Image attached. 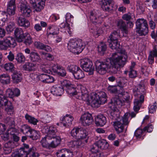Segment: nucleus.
<instances>
[{
  "label": "nucleus",
  "mask_w": 157,
  "mask_h": 157,
  "mask_svg": "<svg viewBox=\"0 0 157 157\" xmlns=\"http://www.w3.org/2000/svg\"><path fill=\"white\" fill-rule=\"evenodd\" d=\"M52 71L58 75L62 77L66 76L67 72L64 67L58 64H54L52 67Z\"/></svg>",
  "instance_id": "dca6fc26"
},
{
  "label": "nucleus",
  "mask_w": 157,
  "mask_h": 157,
  "mask_svg": "<svg viewBox=\"0 0 157 157\" xmlns=\"http://www.w3.org/2000/svg\"><path fill=\"white\" fill-rule=\"evenodd\" d=\"M156 102H155L153 105H151L149 108V112L150 113H153L156 111V109L157 107L156 106Z\"/></svg>",
  "instance_id": "0e129e2a"
},
{
  "label": "nucleus",
  "mask_w": 157,
  "mask_h": 157,
  "mask_svg": "<svg viewBox=\"0 0 157 157\" xmlns=\"http://www.w3.org/2000/svg\"><path fill=\"white\" fill-rule=\"evenodd\" d=\"M25 117L29 123L34 125H36L37 123L38 122V121L36 119L27 113L25 115Z\"/></svg>",
  "instance_id": "f704fd0d"
},
{
  "label": "nucleus",
  "mask_w": 157,
  "mask_h": 157,
  "mask_svg": "<svg viewBox=\"0 0 157 157\" xmlns=\"http://www.w3.org/2000/svg\"><path fill=\"white\" fill-rule=\"evenodd\" d=\"M80 121L84 126H88L93 122V117L90 113L88 112L85 113L80 117Z\"/></svg>",
  "instance_id": "ddd939ff"
},
{
  "label": "nucleus",
  "mask_w": 157,
  "mask_h": 157,
  "mask_svg": "<svg viewBox=\"0 0 157 157\" xmlns=\"http://www.w3.org/2000/svg\"><path fill=\"white\" fill-rule=\"evenodd\" d=\"M71 136L77 139L76 140H72L67 143L70 147L78 148L83 146V144L88 142L87 131L84 129L80 128H73L71 131Z\"/></svg>",
  "instance_id": "7ed1b4c3"
},
{
  "label": "nucleus",
  "mask_w": 157,
  "mask_h": 157,
  "mask_svg": "<svg viewBox=\"0 0 157 157\" xmlns=\"http://www.w3.org/2000/svg\"><path fill=\"white\" fill-rule=\"evenodd\" d=\"M67 69L69 72L72 73L75 79H81L85 76L83 71L79 67L75 65L72 64L68 66Z\"/></svg>",
  "instance_id": "9b49d317"
},
{
  "label": "nucleus",
  "mask_w": 157,
  "mask_h": 157,
  "mask_svg": "<svg viewBox=\"0 0 157 157\" xmlns=\"http://www.w3.org/2000/svg\"><path fill=\"white\" fill-rule=\"evenodd\" d=\"M54 137H51L50 140L52 139L50 144L51 147L55 148L58 146L60 143L61 139L60 137L56 136V135L53 136Z\"/></svg>",
  "instance_id": "c85d7f7f"
},
{
  "label": "nucleus",
  "mask_w": 157,
  "mask_h": 157,
  "mask_svg": "<svg viewBox=\"0 0 157 157\" xmlns=\"http://www.w3.org/2000/svg\"><path fill=\"white\" fill-rule=\"evenodd\" d=\"M96 143L99 148L101 149H106L109 147V144L106 140L104 139L99 140Z\"/></svg>",
  "instance_id": "7c9ffc66"
},
{
  "label": "nucleus",
  "mask_w": 157,
  "mask_h": 157,
  "mask_svg": "<svg viewBox=\"0 0 157 157\" xmlns=\"http://www.w3.org/2000/svg\"><path fill=\"white\" fill-rule=\"evenodd\" d=\"M124 102V100L120 98L118 96H116L111 99L110 103L113 104L116 108H117L121 107L123 105Z\"/></svg>",
  "instance_id": "a878e982"
},
{
  "label": "nucleus",
  "mask_w": 157,
  "mask_h": 157,
  "mask_svg": "<svg viewBox=\"0 0 157 157\" xmlns=\"http://www.w3.org/2000/svg\"><path fill=\"white\" fill-rule=\"evenodd\" d=\"M32 128L27 124H24L21 126L19 129L20 132L25 134L28 135Z\"/></svg>",
  "instance_id": "e433bc0d"
},
{
  "label": "nucleus",
  "mask_w": 157,
  "mask_h": 157,
  "mask_svg": "<svg viewBox=\"0 0 157 157\" xmlns=\"http://www.w3.org/2000/svg\"><path fill=\"white\" fill-rule=\"evenodd\" d=\"M119 115L118 112L116 111H112L109 116L110 119L113 120H117L119 117Z\"/></svg>",
  "instance_id": "13d9d810"
},
{
  "label": "nucleus",
  "mask_w": 157,
  "mask_h": 157,
  "mask_svg": "<svg viewBox=\"0 0 157 157\" xmlns=\"http://www.w3.org/2000/svg\"><path fill=\"white\" fill-rule=\"evenodd\" d=\"M94 121L97 126L102 127L106 123V118L103 114L98 115L95 118Z\"/></svg>",
  "instance_id": "5701e85b"
},
{
  "label": "nucleus",
  "mask_w": 157,
  "mask_h": 157,
  "mask_svg": "<svg viewBox=\"0 0 157 157\" xmlns=\"http://www.w3.org/2000/svg\"><path fill=\"white\" fill-rule=\"evenodd\" d=\"M12 155L13 157H26L25 152L20 148L13 153Z\"/></svg>",
  "instance_id": "ea45409f"
},
{
  "label": "nucleus",
  "mask_w": 157,
  "mask_h": 157,
  "mask_svg": "<svg viewBox=\"0 0 157 157\" xmlns=\"http://www.w3.org/2000/svg\"><path fill=\"white\" fill-rule=\"evenodd\" d=\"M45 0H42V1H40L37 4L33 6L34 10V11L39 12L43 9L45 5Z\"/></svg>",
  "instance_id": "473e14b6"
},
{
  "label": "nucleus",
  "mask_w": 157,
  "mask_h": 157,
  "mask_svg": "<svg viewBox=\"0 0 157 157\" xmlns=\"http://www.w3.org/2000/svg\"><path fill=\"white\" fill-rule=\"evenodd\" d=\"M35 46L39 49L42 50L44 47V44L40 41H36L34 43Z\"/></svg>",
  "instance_id": "680f3d73"
},
{
  "label": "nucleus",
  "mask_w": 157,
  "mask_h": 157,
  "mask_svg": "<svg viewBox=\"0 0 157 157\" xmlns=\"http://www.w3.org/2000/svg\"><path fill=\"white\" fill-rule=\"evenodd\" d=\"M19 6L20 10L22 14V15L25 17H29L30 15L31 10L30 7L27 5L26 2L20 3Z\"/></svg>",
  "instance_id": "2eb2a0df"
},
{
  "label": "nucleus",
  "mask_w": 157,
  "mask_h": 157,
  "mask_svg": "<svg viewBox=\"0 0 157 157\" xmlns=\"http://www.w3.org/2000/svg\"><path fill=\"white\" fill-rule=\"evenodd\" d=\"M85 44L80 39H71L68 44V47L70 49H74L77 53L81 52L85 47Z\"/></svg>",
  "instance_id": "39448f33"
},
{
  "label": "nucleus",
  "mask_w": 157,
  "mask_h": 157,
  "mask_svg": "<svg viewBox=\"0 0 157 157\" xmlns=\"http://www.w3.org/2000/svg\"><path fill=\"white\" fill-rule=\"evenodd\" d=\"M101 13L99 11L93 10L90 12V19L95 25L101 24L103 21Z\"/></svg>",
  "instance_id": "f8f14e48"
},
{
  "label": "nucleus",
  "mask_w": 157,
  "mask_h": 157,
  "mask_svg": "<svg viewBox=\"0 0 157 157\" xmlns=\"http://www.w3.org/2000/svg\"><path fill=\"white\" fill-rule=\"evenodd\" d=\"M73 156V152L68 149H65L64 153L61 155H59L60 157H72Z\"/></svg>",
  "instance_id": "3c124183"
},
{
  "label": "nucleus",
  "mask_w": 157,
  "mask_h": 157,
  "mask_svg": "<svg viewBox=\"0 0 157 157\" xmlns=\"http://www.w3.org/2000/svg\"><path fill=\"white\" fill-rule=\"evenodd\" d=\"M39 79L45 83H49L53 82L54 78L52 76L46 74H41L38 76Z\"/></svg>",
  "instance_id": "412c9836"
},
{
  "label": "nucleus",
  "mask_w": 157,
  "mask_h": 157,
  "mask_svg": "<svg viewBox=\"0 0 157 157\" xmlns=\"http://www.w3.org/2000/svg\"><path fill=\"white\" fill-rule=\"evenodd\" d=\"M15 24L13 22H10L9 23L6 28L7 32H11L13 31L15 27Z\"/></svg>",
  "instance_id": "6e6d98bb"
},
{
  "label": "nucleus",
  "mask_w": 157,
  "mask_h": 157,
  "mask_svg": "<svg viewBox=\"0 0 157 157\" xmlns=\"http://www.w3.org/2000/svg\"><path fill=\"white\" fill-rule=\"evenodd\" d=\"M136 33L139 36L146 35L148 33V25L147 21L144 18L138 19L136 22Z\"/></svg>",
  "instance_id": "0eeeda50"
},
{
  "label": "nucleus",
  "mask_w": 157,
  "mask_h": 157,
  "mask_svg": "<svg viewBox=\"0 0 157 157\" xmlns=\"http://www.w3.org/2000/svg\"><path fill=\"white\" fill-rule=\"evenodd\" d=\"M43 133L47 134L46 138L48 140H50L51 137H54V135H56L55 133L57 132V129L54 125L44 127L42 129Z\"/></svg>",
  "instance_id": "4468645a"
},
{
  "label": "nucleus",
  "mask_w": 157,
  "mask_h": 157,
  "mask_svg": "<svg viewBox=\"0 0 157 157\" xmlns=\"http://www.w3.org/2000/svg\"><path fill=\"white\" fill-rule=\"evenodd\" d=\"M120 37L118 33L116 31L112 32L107 39L109 47L112 49L117 50L119 49L120 44L118 39Z\"/></svg>",
  "instance_id": "6e6552de"
},
{
  "label": "nucleus",
  "mask_w": 157,
  "mask_h": 157,
  "mask_svg": "<svg viewBox=\"0 0 157 157\" xmlns=\"http://www.w3.org/2000/svg\"><path fill=\"white\" fill-rule=\"evenodd\" d=\"M47 32L48 36L50 35H56L59 32V29L56 25H51L48 26Z\"/></svg>",
  "instance_id": "bb28decb"
},
{
  "label": "nucleus",
  "mask_w": 157,
  "mask_h": 157,
  "mask_svg": "<svg viewBox=\"0 0 157 157\" xmlns=\"http://www.w3.org/2000/svg\"><path fill=\"white\" fill-rule=\"evenodd\" d=\"M108 90L110 93L114 94L118 93V90L116 86H109L107 88Z\"/></svg>",
  "instance_id": "5fc2aeb1"
},
{
  "label": "nucleus",
  "mask_w": 157,
  "mask_h": 157,
  "mask_svg": "<svg viewBox=\"0 0 157 157\" xmlns=\"http://www.w3.org/2000/svg\"><path fill=\"white\" fill-rule=\"evenodd\" d=\"M7 97L4 95H0V107H3L8 101Z\"/></svg>",
  "instance_id": "a18cd8bd"
},
{
  "label": "nucleus",
  "mask_w": 157,
  "mask_h": 157,
  "mask_svg": "<svg viewBox=\"0 0 157 157\" xmlns=\"http://www.w3.org/2000/svg\"><path fill=\"white\" fill-rule=\"evenodd\" d=\"M132 14L130 12L124 14L123 15L122 18L123 20L126 21H127V22L130 21V20L132 19Z\"/></svg>",
  "instance_id": "4d7b16f0"
},
{
  "label": "nucleus",
  "mask_w": 157,
  "mask_h": 157,
  "mask_svg": "<svg viewBox=\"0 0 157 157\" xmlns=\"http://www.w3.org/2000/svg\"><path fill=\"white\" fill-rule=\"evenodd\" d=\"M118 54L114 53L112 54V57L106 59L104 61L99 60L95 62L96 71L101 75L105 74L107 71L114 74H116L120 70V67H123L125 64L127 58L125 54Z\"/></svg>",
  "instance_id": "f257e3e1"
},
{
  "label": "nucleus",
  "mask_w": 157,
  "mask_h": 157,
  "mask_svg": "<svg viewBox=\"0 0 157 157\" xmlns=\"http://www.w3.org/2000/svg\"><path fill=\"white\" fill-rule=\"evenodd\" d=\"M60 27L61 28H63L65 30V32L69 34L70 36H71L72 34V31L71 30V28L69 26V25L67 22L65 23H63L60 24Z\"/></svg>",
  "instance_id": "4c0bfd02"
},
{
  "label": "nucleus",
  "mask_w": 157,
  "mask_h": 157,
  "mask_svg": "<svg viewBox=\"0 0 157 157\" xmlns=\"http://www.w3.org/2000/svg\"><path fill=\"white\" fill-rule=\"evenodd\" d=\"M99 149V148L98 147L97 145L95 143L92 146L91 149V151L92 153H93L94 154H95L94 153H96L98 152Z\"/></svg>",
  "instance_id": "338daca9"
},
{
  "label": "nucleus",
  "mask_w": 157,
  "mask_h": 157,
  "mask_svg": "<svg viewBox=\"0 0 157 157\" xmlns=\"http://www.w3.org/2000/svg\"><path fill=\"white\" fill-rule=\"evenodd\" d=\"M72 85L69 80H65L61 82V85L63 88V90L65 88L66 90L68 89Z\"/></svg>",
  "instance_id": "09e8293b"
},
{
  "label": "nucleus",
  "mask_w": 157,
  "mask_h": 157,
  "mask_svg": "<svg viewBox=\"0 0 157 157\" xmlns=\"http://www.w3.org/2000/svg\"><path fill=\"white\" fill-rule=\"evenodd\" d=\"M14 34L18 42H21L24 40L25 33L21 28H16L14 30Z\"/></svg>",
  "instance_id": "b1692460"
},
{
  "label": "nucleus",
  "mask_w": 157,
  "mask_h": 157,
  "mask_svg": "<svg viewBox=\"0 0 157 157\" xmlns=\"http://www.w3.org/2000/svg\"><path fill=\"white\" fill-rule=\"evenodd\" d=\"M5 110L7 112H12L13 110V107L12 103L10 101H8L6 104H5Z\"/></svg>",
  "instance_id": "603ef678"
},
{
  "label": "nucleus",
  "mask_w": 157,
  "mask_h": 157,
  "mask_svg": "<svg viewBox=\"0 0 157 157\" xmlns=\"http://www.w3.org/2000/svg\"><path fill=\"white\" fill-rule=\"evenodd\" d=\"M81 67L85 71L88 72L89 75L94 73V68L93 67L92 62L88 58H84L80 60Z\"/></svg>",
  "instance_id": "1a4fd4ad"
},
{
  "label": "nucleus",
  "mask_w": 157,
  "mask_h": 157,
  "mask_svg": "<svg viewBox=\"0 0 157 157\" xmlns=\"http://www.w3.org/2000/svg\"><path fill=\"white\" fill-rule=\"evenodd\" d=\"M77 99L87 102L88 105L90 104L94 107H98L100 105L105 103L107 101L106 94L103 91L93 92L90 94V99L88 94L82 92H78L76 96Z\"/></svg>",
  "instance_id": "f03ea898"
},
{
  "label": "nucleus",
  "mask_w": 157,
  "mask_h": 157,
  "mask_svg": "<svg viewBox=\"0 0 157 157\" xmlns=\"http://www.w3.org/2000/svg\"><path fill=\"white\" fill-rule=\"evenodd\" d=\"M16 21L19 26L24 27L25 29H26L30 26L29 21L22 15H19L17 16Z\"/></svg>",
  "instance_id": "f3484780"
},
{
  "label": "nucleus",
  "mask_w": 157,
  "mask_h": 157,
  "mask_svg": "<svg viewBox=\"0 0 157 157\" xmlns=\"http://www.w3.org/2000/svg\"><path fill=\"white\" fill-rule=\"evenodd\" d=\"M15 59L18 63H22L25 62V58L22 53L20 52L17 54L15 56Z\"/></svg>",
  "instance_id": "79ce46f5"
},
{
  "label": "nucleus",
  "mask_w": 157,
  "mask_h": 157,
  "mask_svg": "<svg viewBox=\"0 0 157 157\" xmlns=\"http://www.w3.org/2000/svg\"><path fill=\"white\" fill-rule=\"evenodd\" d=\"M117 25L121 30L123 36L126 37L128 33V29L125 22L121 20L117 22Z\"/></svg>",
  "instance_id": "6ab92c4d"
},
{
  "label": "nucleus",
  "mask_w": 157,
  "mask_h": 157,
  "mask_svg": "<svg viewBox=\"0 0 157 157\" xmlns=\"http://www.w3.org/2000/svg\"><path fill=\"white\" fill-rule=\"evenodd\" d=\"M16 7L7 6V13L9 15H13L15 13V9Z\"/></svg>",
  "instance_id": "052dcab7"
},
{
  "label": "nucleus",
  "mask_w": 157,
  "mask_h": 157,
  "mask_svg": "<svg viewBox=\"0 0 157 157\" xmlns=\"http://www.w3.org/2000/svg\"><path fill=\"white\" fill-rule=\"evenodd\" d=\"M24 43L26 45H29L33 42L32 39L30 34L28 32L25 33Z\"/></svg>",
  "instance_id": "a19ab883"
},
{
  "label": "nucleus",
  "mask_w": 157,
  "mask_h": 157,
  "mask_svg": "<svg viewBox=\"0 0 157 157\" xmlns=\"http://www.w3.org/2000/svg\"><path fill=\"white\" fill-rule=\"evenodd\" d=\"M20 149L25 152L26 157L28 155L32 156L37 154L36 152V149L35 147H32L29 148V145L26 144H24L23 147L20 148Z\"/></svg>",
  "instance_id": "a211bd4d"
},
{
  "label": "nucleus",
  "mask_w": 157,
  "mask_h": 157,
  "mask_svg": "<svg viewBox=\"0 0 157 157\" xmlns=\"http://www.w3.org/2000/svg\"><path fill=\"white\" fill-rule=\"evenodd\" d=\"M28 135V136L29 137L33 140H35L38 139L39 137V132L38 131L36 130L33 129H32L30 131Z\"/></svg>",
  "instance_id": "72a5a7b5"
},
{
  "label": "nucleus",
  "mask_w": 157,
  "mask_h": 157,
  "mask_svg": "<svg viewBox=\"0 0 157 157\" xmlns=\"http://www.w3.org/2000/svg\"><path fill=\"white\" fill-rule=\"evenodd\" d=\"M144 131L139 128H138L134 132V136L137 139H140L141 138L142 135Z\"/></svg>",
  "instance_id": "8fccbe9b"
},
{
  "label": "nucleus",
  "mask_w": 157,
  "mask_h": 157,
  "mask_svg": "<svg viewBox=\"0 0 157 157\" xmlns=\"http://www.w3.org/2000/svg\"><path fill=\"white\" fill-rule=\"evenodd\" d=\"M29 58L31 62H40L41 61L40 56L37 52L31 51L29 55Z\"/></svg>",
  "instance_id": "cd10ccee"
},
{
  "label": "nucleus",
  "mask_w": 157,
  "mask_h": 157,
  "mask_svg": "<svg viewBox=\"0 0 157 157\" xmlns=\"http://www.w3.org/2000/svg\"><path fill=\"white\" fill-rule=\"evenodd\" d=\"M12 75V78L14 83H18L21 82L22 80L21 74L20 71L16 70L13 72Z\"/></svg>",
  "instance_id": "c756f323"
},
{
  "label": "nucleus",
  "mask_w": 157,
  "mask_h": 157,
  "mask_svg": "<svg viewBox=\"0 0 157 157\" xmlns=\"http://www.w3.org/2000/svg\"><path fill=\"white\" fill-rule=\"evenodd\" d=\"M64 91L63 88L61 85L56 84L53 86L51 89V92L54 95L60 96Z\"/></svg>",
  "instance_id": "aec40b11"
},
{
  "label": "nucleus",
  "mask_w": 157,
  "mask_h": 157,
  "mask_svg": "<svg viewBox=\"0 0 157 157\" xmlns=\"http://www.w3.org/2000/svg\"><path fill=\"white\" fill-rule=\"evenodd\" d=\"M73 119L72 117L70 115L66 114L65 116L60 118L62 121L60 123L61 126L63 125L65 127H67L72 124V121Z\"/></svg>",
  "instance_id": "4be33fe9"
},
{
  "label": "nucleus",
  "mask_w": 157,
  "mask_h": 157,
  "mask_svg": "<svg viewBox=\"0 0 157 157\" xmlns=\"http://www.w3.org/2000/svg\"><path fill=\"white\" fill-rule=\"evenodd\" d=\"M143 83H141L133 90L134 95L136 98L134 101L133 109L137 111L140 109L142 103L144 102V95L146 93V88Z\"/></svg>",
  "instance_id": "20e7f679"
},
{
  "label": "nucleus",
  "mask_w": 157,
  "mask_h": 157,
  "mask_svg": "<svg viewBox=\"0 0 157 157\" xmlns=\"http://www.w3.org/2000/svg\"><path fill=\"white\" fill-rule=\"evenodd\" d=\"M36 66V64L30 62H27L23 65V68L24 70L28 71H32L34 70Z\"/></svg>",
  "instance_id": "c9c22d12"
},
{
  "label": "nucleus",
  "mask_w": 157,
  "mask_h": 157,
  "mask_svg": "<svg viewBox=\"0 0 157 157\" xmlns=\"http://www.w3.org/2000/svg\"><path fill=\"white\" fill-rule=\"evenodd\" d=\"M4 146L6 147H10L11 148H14L16 146L14 143L13 141H9L6 143L4 145Z\"/></svg>",
  "instance_id": "e2e57ef3"
},
{
  "label": "nucleus",
  "mask_w": 157,
  "mask_h": 157,
  "mask_svg": "<svg viewBox=\"0 0 157 157\" xmlns=\"http://www.w3.org/2000/svg\"><path fill=\"white\" fill-rule=\"evenodd\" d=\"M46 135L40 141V143L42 146L45 148L50 149L51 147L50 144L48 142L47 140H48L46 137Z\"/></svg>",
  "instance_id": "c03bdc74"
},
{
  "label": "nucleus",
  "mask_w": 157,
  "mask_h": 157,
  "mask_svg": "<svg viewBox=\"0 0 157 157\" xmlns=\"http://www.w3.org/2000/svg\"><path fill=\"white\" fill-rule=\"evenodd\" d=\"M17 45L15 39L11 36L6 37L2 41H0V49H7L9 48H14Z\"/></svg>",
  "instance_id": "9d476101"
},
{
  "label": "nucleus",
  "mask_w": 157,
  "mask_h": 157,
  "mask_svg": "<svg viewBox=\"0 0 157 157\" xmlns=\"http://www.w3.org/2000/svg\"><path fill=\"white\" fill-rule=\"evenodd\" d=\"M98 48L99 52L104 54L107 49V47L105 43L101 42L98 46Z\"/></svg>",
  "instance_id": "37998d69"
},
{
  "label": "nucleus",
  "mask_w": 157,
  "mask_h": 157,
  "mask_svg": "<svg viewBox=\"0 0 157 157\" xmlns=\"http://www.w3.org/2000/svg\"><path fill=\"white\" fill-rule=\"evenodd\" d=\"M114 2L113 0H108L102 2L101 8L103 10L109 12L112 9Z\"/></svg>",
  "instance_id": "393cba45"
},
{
  "label": "nucleus",
  "mask_w": 157,
  "mask_h": 157,
  "mask_svg": "<svg viewBox=\"0 0 157 157\" xmlns=\"http://www.w3.org/2000/svg\"><path fill=\"white\" fill-rule=\"evenodd\" d=\"M10 76L7 74H4L0 75V82L4 84L10 83Z\"/></svg>",
  "instance_id": "2f4dec72"
},
{
  "label": "nucleus",
  "mask_w": 157,
  "mask_h": 157,
  "mask_svg": "<svg viewBox=\"0 0 157 157\" xmlns=\"http://www.w3.org/2000/svg\"><path fill=\"white\" fill-rule=\"evenodd\" d=\"M130 69L129 74V77L131 78H135L137 76L136 71L133 70L132 68H130Z\"/></svg>",
  "instance_id": "69168bd1"
},
{
  "label": "nucleus",
  "mask_w": 157,
  "mask_h": 157,
  "mask_svg": "<svg viewBox=\"0 0 157 157\" xmlns=\"http://www.w3.org/2000/svg\"><path fill=\"white\" fill-rule=\"evenodd\" d=\"M129 115L128 113H125L123 117L120 121L113 122V125L117 133H120L123 131L124 127L129 124Z\"/></svg>",
  "instance_id": "423d86ee"
},
{
  "label": "nucleus",
  "mask_w": 157,
  "mask_h": 157,
  "mask_svg": "<svg viewBox=\"0 0 157 157\" xmlns=\"http://www.w3.org/2000/svg\"><path fill=\"white\" fill-rule=\"evenodd\" d=\"M7 132L8 133L9 135L10 134L12 136H13L14 135L16 134V133L17 132L16 129L12 127L8 129V131Z\"/></svg>",
  "instance_id": "774afa93"
},
{
  "label": "nucleus",
  "mask_w": 157,
  "mask_h": 157,
  "mask_svg": "<svg viewBox=\"0 0 157 157\" xmlns=\"http://www.w3.org/2000/svg\"><path fill=\"white\" fill-rule=\"evenodd\" d=\"M66 22H70L72 23L73 22L74 17L70 13H67L66 15Z\"/></svg>",
  "instance_id": "bf43d9fd"
},
{
  "label": "nucleus",
  "mask_w": 157,
  "mask_h": 157,
  "mask_svg": "<svg viewBox=\"0 0 157 157\" xmlns=\"http://www.w3.org/2000/svg\"><path fill=\"white\" fill-rule=\"evenodd\" d=\"M4 122L7 125L12 126L14 125V122L12 118L7 117L4 120Z\"/></svg>",
  "instance_id": "864d4df0"
},
{
  "label": "nucleus",
  "mask_w": 157,
  "mask_h": 157,
  "mask_svg": "<svg viewBox=\"0 0 157 157\" xmlns=\"http://www.w3.org/2000/svg\"><path fill=\"white\" fill-rule=\"evenodd\" d=\"M4 67L6 71L12 73L16 71L14 65L12 63H6L4 65Z\"/></svg>",
  "instance_id": "58836bf2"
},
{
  "label": "nucleus",
  "mask_w": 157,
  "mask_h": 157,
  "mask_svg": "<svg viewBox=\"0 0 157 157\" xmlns=\"http://www.w3.org/2000/svg\"><path fill=\"white\" fill-rule=\"evenodd\" d=\"M90 32L92 33L93 36L95 37H98L102 33L103 31L100 28H97L96 30L93 29H91L90 30Z\"/></svg>",
  "instance_id": "de8ad7c7"
},
{
  "label": "nucleus",
  "mask_w": 157,
  "mask_h": 157,
  "mask_svg": "<svg viewBox=\"0 0 157 157\" xmlns=\"http://www.w3.org/2000/svg\"><path fill=\"white\" fill-rule=\"evenodd\" d=\"M67 92L69 94H72V95H76L77 96L78 93L75 90V87L73 85H72L68 89H66Z\"/></svg>",
  "instance_id": "49530a36"
}]
</instances>
